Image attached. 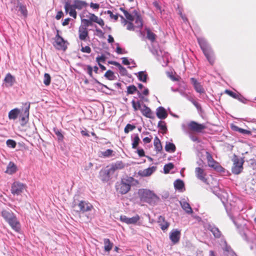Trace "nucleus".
Returning <instances> with one entry per match:
<instances>
[{
	"label": "nucleus",
	"mask_w": 256,
	"mask_h": 256,
	"mask_svg": "<svg viewBox=\"0 0 256 256\" xmlns=\"http://www.w3.org/2000/svg\"><path fill=\"white\" fill-rule=\"evenodd\" d=\"M155 170L156 168L154 166H152L143 170H140L138 172V176L142 177L148 176H150Z\"/></svg>",
	"instance_id": "aec40b11"
},
{
	"label": "nucleus",
	"mask_w": 256,
	"mask_h": 256,
	"mask_svg": "<svg viewBox=\"0 0 256 256\" xmlns=\"http://www.w3.org/2000/svg\"><path fill=\"white\" fill-rule=\"evenodd\" d=\"M96 35L99 37H102L104 35V32L100 28H96Z\"/></svg>",
	"instance_id": "69168bd1"
},
{
	"label": "nucleus",
	"mask_w": 256,
	"mask_h": 256,
	"mask_svg": "<svg viewBox=\"0 0 256 256\" xmlns=\"http://www.w3.org/2000/svg\"><path fill=\"white\" fill-rule=\"evenodd\" d=\"M108 63L117 66L122 76H126L128 74V71L126 68L122 66L120 63L116 61H109Z\"/></svg>",
	"instance_id": "b1692460"
},
{
	"label": "nucleus",
	"mask_w": 256,
	"mask_h": 256,
	"mask_svg": "<svg viewBox=\"0 0 256 256\" xmlns=\"http://www.w3.org/2000/svg\"><path fill=\"white\" fill-rule=\"evenodd\" d=\"M140 220V216L138 214H136L132 218H129L128 224H136Z\"/></svg>",
	"instance_id": "8fccbe9b"
},
{
	"label": "nucleus",
	"mask_w": 256,
	"mask_h": 256,
	"mask_svg": "<svg viewBox=\"0 0 256 256\" xmlns=\"http://www.w3.org/2000/svg\"><path fill=\"white\" fill-rule=\"evenodd\" d=\"M125 166V164L122 161H118L115 164H112L110 168L112 172H114L116 170L123 169Z\"/></svg>",
	"instance_id": "cd10ccee"
},
{
	"label": "nucleus",
	"mask_w": 256,
	"mask_h": 256,
	"mask_svg": "<svg viewBox=\"0 0 256 256\" xmlns=\"http://www.w3.org/2000/svg\"><path fill=\"white\" fill-rule=\"evenodd\" d=\"M104 251L108 252H109L112 250L114 246L113 243L108 238L104 239Z\"/></svg>",
	"instance_id": "c85d7f7f"
},
{
	"label": "nucleus",
	"mask_w": 256,
	"mask_h": 256,
	"mask_svg": "<svg viewBox=\"0 0 256 256\" xmlns=\"http://www.w3.org/2000/svg\"><path fill=\"white\" fill-rule=\"evenodd\" d=\"M174 186L176 189L181 190L184 188V184L182 180L178 179L174 182Z\"/></svg>",
	"instance_id": "e433bc0d"
},
{
	"label": "nucleus",
	"mask_w": 256,
	"mask_h": 256,
	"mask_svg": "<svg viewBox=\"0 0 256 256\" xmlns=\"http://www.w3.org/2000/svg\"><path fill=\"white\" fill-rule=\"evenodd\" d=\"M96 60L98 64H100V62H104L106 60V56L104 55H102L100 56L97 57Z\"/></svg>",
	"instance_id": "680f3d73"
},
{
	"label": "nucleus",
	"mask_w": 256,
	"mask_h": 256,
	"mask_svg": "<svg viewBox=\"0 0 256 256\" xmlns=\"http://www.w3.org/2000/svg\"><path fill=\"white\" fill-rule=\"evenodd\" d=\"M234 164L232 167V172L235 174H240L243 170L244 161L242 159L234 156L233 159Z\"/></svg>",
	"instance_id": "0eeeda50"
},
{
	"label": "nucleus",
	"mask_w": 256,
	"mask_h": 256,
	"mask_svg": "<svg viewBox=\"0 0 256 256\" xmlns=\"http://www.w3.org/2000/svg\"><path fill=\"white\" fill-rule=\"evenodd\" d=\"M90 7L93 9L98 10L100 8V4L96 3L90 2Z\"/></svg>",
	"instance_id": "338daca9"
},
{
	"label": "nucleus",
	"mask_w": 256,
	"mask_h": 256,
	"mask_svg": "<svg viewBox=\"0 0 256 256\" xmlns=\"http://www.w3.org/2000/svg\"><path fill=\"white\" fill-rule=\"evenodd\" d=\"M180 231L178 230H172L170 234V238L173 244L178 243L180 240Z\"/></svg>",
	"instance_id": "4468645a"
},
{
	"label": "nucleus",
	"mask_w": 256,
	"mask_h": 256,
	"mask_svg": "<svg viewBox=\"0 0 256 256\" xmlns=\"http://www.w3.org/2000/svg\"><path fill=\"white\" fill-rule=\"evenodd\" d=\"M140 142V139L138 134H137L134 136V138L133 139V142L132 143V148L134 149H136L138 148Z\"/></svg>",
	"instance_id": "37998d69"
},
{
	"label": "nucleus",
	"mask_w": 256,
	"mask_h": 256,
	"mask_svg": "<svg viewBox=\"0 0 256 256\" xmlns=\"http://www.w3.org/2000/svg\"><path fill=\"white\" fill-rule=\"evenodd\" d=\"M158 127L162 130V134H166L168 130L166 124L164 121H160L158 124Z\"/></svg>",
	"instance_id": "58836bf2"
},
{
	"label": "nucleus",
	"mask_w": 256,
	"mask_h": 256,
	"mask_svg": "<svg viewBox=\"0 0 256 256\" xmlns=\"http://www.w3.org/2000/svg\"><path fill=\"white\" fill-rule=\"evenodd\" d=\"M146 32L147 38L152 42H154L156 40V34L152 32L149 28H146Z\"/></svg>",
	"instance_id": "7c9ffc66"
},
{
	"label": "nucleus",
	"mask_w": 256,
	"mask_h": 256,
	"mask_svg": "<svg viewBox=\"0 0 256 256\" xmlns=\"http://www.w3.org/2000/svg\"><path fill=\"white\" fill-rule=\"evenodd\" d=\"M169 77L172 81H179L180 79L179 76H175L172 74H170Z\"/></svg>",
	"instance_id": "774afa93"
},
{
	"label": "nucleus",
	"mask_w": 256,
	"mask_h": 256,
	"mask_svg": "<svg viewBox=\"0 0 256 256\" xmlns=\"http://www.w3.org/2000/svg\"><path fill=\"white\" fill-rule=\"evenodd\" d=\"M120 220L122 222H124V223L128 224L129 218H128L126 216H121L120 217Z\"/></svg>",
	"instance_id": "e2e57ef3"
},
{
	"label": "nucleus",
	"mask_w": 256,
	"mask_h": 256,
	"mask_svg": "<svg viewBox=\"0 0 256 256\" xmlns=\"http://www.w3.org/2000/svg\"><path fill=\"white\" fill-rule=\"evenodd\" d=\"M154 144L156 151L160 152L162 150V146L160 140L158 136L154 138Z\"/></svg>",
	"instance_id": "2f4dec72"
},
{
	"label": "nucleus",
	"mask_w": 256,
	"mask_h": 256,
	"mask_svg": "<svg viewBox=\"0 0 256 256\" xmlns=\"http://www.w3.org/2000/svg\"><path fill=\"white\" fill-rule=\"evenodd\" d=\"M135 128H136V126H135L132 125L130 124H126V126L124 128V132L125 133L128 134L130 131L133 130Z\"/></svg>",
	"instance_id": "3c124183"
},
{
	"label": "nucleus",
	"mask_w": 256,
	"mask_h": 256,
	"mask_svg": "<svg viewBox=\"0 0 256 256\" xmlns=\"http://www.w3.org/2000/svg\"><path fill=\"white\" fill-rule=\"evenodd\" d=\"M133 21H129L126 25V29L130 31H134L135 26L132 23Z\"/></svg>",
	"instance_id": "13d9d810"
},
{
	"label": "nucleus",
	"mask_w": 256,
	"mask_h": 256,
	"mask_svg": "<svg viewBox=\"0 0 256 256\" xmlns=\"http://www.w3.org/2000/svg\"><path fill=\"white\" fill-rule=\"evenodd\" d=\"M82 22L84 24V25L82 26L86 28L88 26L92 25V22L90 18H89V20L85 19V18L82 19Z\"/></svg>",
	"instance_id": "603ef678"
},
{
	"label": "nucleus",
	"mask_w": 256,
	"mask_h": 256,
	"mask_svg": "<svg viewBox=\"0 0 256 256\" xmlns=\"http://www.w3.org/2000/svg\"><path fill=\"white\" fill-rule=\"evenodd\" d=\"M51 81V77L50 75L46 73L44 74V83L46 86H49L50 84Z\"/></svg>",
	"instance_id": "09e8293b"
},
{
	"label": "nucleus",
	"mask_w": 256,
	"mask_h": 256,
	"mask_svg": "<svg viewBox=\"0 0 256 256\" xmlns=\"http://www.w3.org/2000/svg\"><path fill=\"white\" fill-rule=\"evenodd\" d=\"M105 13H106L108 14H109L110 18L112 19H114V20L116 21L118 20V14H112V12L111 10H107L106 12H105Z\"/></svg>",
	"instance_id": "4d7b16f0"
},
{
	"label": "nucleus",
	"mask_w": 256,
	"mask_h": 256,
	"mask_svg": "<svg viewBox=\"0 0 256 256\" xmlns=\"http://www.w3.org/2000/svg\"><path fill=\"white\" fill-rule=\"evenodd\" d=\"M206 156L208 161V164L209 167H210L218 171H222L223 168L218 162L214 160L212 154L210 152H206Z\"/></svg>",
	"instance_id": "9d476101"
},
{
	"label": "nucleus",
	"mask_w": 256,
	"mask_h": 256,
	"mask_svg": "<svg viewBox=\"0 0 256 256\" xmlns=\"http://www.w3.org/2000/svg\"><path fill=\"white\" fill-rule=\"evenodd\" d=\"M152 138V136L151 135H150L149 137L144 138L142 140V141L146 144H149L151 142Z\"/></svg>",
	"instance_id": "0e129e2a"
},
{
	"label": "nucleus",
	"mask_w": 256,
	"mask_h": 256,
	"mask_svg": "<svg viewBox=\"0 0 256 256\" xmlns=\"http://www.w3.org/2000/svg\"><path fill=\"white\" fill-rule=\"evenodd\" d=\"M89 18H90L92 23L93 22H96L102 28L104 26V22L101 18H98L96 15L94 14L89 13Z\"/></svg>",
	"instance_id": "4be33fe9"
},
{
	"label": "nucleus",
	"mask_w": 256,
	"mask_h": 256,
	"mask_svg": "<svg viewBox=\"0 0 256 256\" xmlns=\"http://www.w3.org/2000/svg\"><path fill=\"white\" fill-rule=\"evenodd\" d=\"M140 111L142 115L146 118L152 119L154 118V116L153 112L150 110V108L147 106L146 104H144L142 106V109H140Z\"/></svg>",
	"instance_id": "f3484780"
},
{
	"label": "nucleus",
	"mask_w": 256,
	"mask_h": 256,
	"mask_svg": "<svg viewBox=\"0 0 256 256\" xmlns=\"http://www.w3.org/2000/svg\"><path fill=\"white\" fill-rule=\"evenodd\" d=\"M78 37L82 40L85 41L86 40V38H88V32L86 28L84 26L79 28Z\"/></svg>",
	"instance_id": "6ab92c4d"
},
{
	"label": "nucleus",
	"mask_w": 256,
	"mask_h": 256,
	"mask_svg": "<svg viewBox=\"0 0 256 256\" xmlns=\"http://www.w3.org/2000/svg\"><path fill=\"white\" fill-rule=\"evenodd\" d=\"M195 172L196 177L203 182H206L207 181V179L206 178V174L204 172V170L198 167L195 169Z\"/></svg>",
	"instance_id": "a211bd4d"
},
{
	"label": "nucleus",
	"mask_w": 256,
	"mask_h": 256,
	"mask_svg": "<svg viewBox=\"0 0 256 256\" xmlns=\"http://www.w3.org/2000/svg\"><path fill=\"white\" fill-rule=\"evenodd\" d=\"M6 144L8 146L12 148H15L16 145V142L12 140H6Z\"/></svg>",
	"instance_id": "5fc2aeb1"
},
{
	"label": "nucleus",
	"mask_w": 256,
	"mask_h": 256,
	"mask_svg": "<svg viewBox=\"0 0 256 256\" xmlns=\"http://www.w3.org/2000/svg\"><path fill=\"white\" fill-rule=\"evenodd\" d=\"M126 93L128 94H132L135 92H137L139 97L142 98V94L138 90L136 87L134 85H130L127 86Z\"/></svg>",
	"instance_id": "a878e982"
},
{
	"label": "nucleus",
	"mask_w": 256,
	"mask_h": 256,
	"mask_svg": "<svg viewBox=\"0 0 256 256\" xmlns=\"http://www.w3.org/2000/svg\"><path fill=\"white\" fill-rule=\"evenodd\" d=\"M136 18H134L135 24L134 26L136 28L141 29L143 26V21L140 14L138 12L134 10L133 12Z\"/></svg>",
	"instance_id": "412c9836"
},
{
	"label": "nucleus",
	"mask_w": 256,
	"mask_h": 256,
	"mask_svg": "<svg viewBox=\"0 0 256 256\" xmlns=\"http://www.w3.org/2000/svg\"><path fill=\"white\" fill-rule=\"evenodd\" d=\"M174 164L171 162H170L168 164H165L164 166V172L165 174L169 173L170 171L171 170H172L174 168Z\"/></svg>",
	"instance_id": "de8ad7c7"
},
{
	"label": "nucleus",
	"mask_w": 256,
	"mask_h": 256,
	"mask_svg": "<svg viewBox=\"0 0 256 256\" xmlns=\"http://www.w3.org/2000/svg\"><path fill=\"white\" fill-rule=\"evenodd\" d=\"M165 150L168 152H174L176 150V147L173 143L166 142L165 146Z\"/></svg>",
	"instance_id": "72a5a7b5"
},
{
	"label": "nucleus",
	"mask_w": 256,
	"mask_h": 256,
	"mask_svg": "<svg viewBox=\"0 0 256 256\" xmlns=\"http://www.w3.org/2000/svg\"><path fill=\"white\" fill-rule=\"evenodd\" d=\"M156 114L160 119H165L167 118L168 114L165 108L162 106H160L156 109Z\"/></svg>",
	"instance_id": "5701e85b"
},
{
	"label": "nucleus",
	"mask_w": 256,
	"mask_h": 256,
	"mask_svg": "<svg viewBox=\"0 0 256 256\" xmlns=\"http://www.w3.org/2000/svg\"><path fill=\"white\" fill-rule=\"evenodd\" d=\"M133 182L138 184V182L135 180L132 177L122 178L120 182H117L115 185L116 192L121 194H127L130 190L131 184Z\"/></svg>",
	"instance_id": "f03ea898"
},
{
	"label": "nucleus",
	"mask_w": 256,
	"mask_h": 256,
	"mask_svg": "<svg viewBox=\"0 0 256 256\" xmlns=\"http://www.w3.org/2000/svg\"><path fill=\"white\" fill-rule=\"evenodd\" d=\"M2 216L14 230L17 232L20 231V223L12 211L4 210L2 212Z\"/></svg>",
	"instance_id": "7ed1b4c3"
},
{
	"label": "nucleus",
	"mask_w": 256,
	"mask_h": 256,
	"mask_svg": "<svg viewBox=\"0 0 256 256\" xmlns=\"http://www.w3.org/2000/svg\"><path fill=\"white\" fill-rule=\"evenodd\" d=\"M20 114V110L18 108H16L11 110L8 112V116L9 119L10 120H16L18 118Z\"/></svg>",
	"instance_id": "c756f323"
},
{
	"label": "nucleus",
	"mask_w": 256,
	"mask_h": 256,
	"mask_svg": "<svg viewBox=\"0 0 256 256\" xmlns=\"http://www.w3.org/2000/svg\"><path fill=\"white\" fill-rule=\"evenodd\" d=\"M120 10L123 12L126 18L128 21H134V16L131 14L129 13L127 10H125L123 8H120Z\"/></svg>",
	"instance_id": "f704fd0d"
},
{
	"label": "nucleus",
	"mask_w": 256,
	"mask_h": 256,
	"mask_svg": "<svg viewBox=\"0 0 256 256\" xmlns=\"http://www.w3.org/2000/svg\"><path fill=\"white\" fill-rule=\"evenodd\" d=\"M198 41L208 60L211 65H213L215 61V56L213 50L209 46L206 40L198 38Z\"/></svg>",
	"instance_id": "20e7f679"
},
{
	"label": "nucleus",
	"mask_w": 256,
	"mask_h": 256,
	"mask_svg": "<svg viewBox=\"0 0 256 256\" xmlns=\"http://www.w3.org/2000/svg\"><path fill=\"white\" fill-rule=\"evenodd\" d=\"M132 104L134 111H137L138 110H140V109L142 108L141 106L140 102V100L136 102L134 100H132Z\"/></svg>",
	"instance_id": "ea45409f"
},
{
	"label": "nucleus",
	"mask_w": 256,
	"mask_h": 256,
	"mask_svg": "<svg viewBox=\"0 0 256 256\" xmlns=\"http://www.w3.org/2000/svg\"><path fill=\"white\" fill-rule=\"evenodd\" d=\"M17 171V167L13 162H10L7 166L6 172L10 174H12Z\"/></svg>",
	"instance_id": "bb28decb"
},
{
	"label": "nucleus",
	"mask_w": 256,
	"mask_h": 256,
	"mask_svg": "<svg viewBox=\"0 0 256 256\" xmlns=\"http://www.w3.org/2000/svg\"><path fill=\"white\" fill-rule=\"evenodd\" d=\"M234 130L236 132H239L244 134H246V135H250L252 134V132L250 130L243 129L242 128H240L238 126H235L234 127Z\"/></svg>",
	"instance_id": "79ce46f5"
},
{
	"label": "nucleus",
	"mask_w": 256,
	"mask_h": 256,
	"mask_svg": "<svg viewBox=\"0 0 256 256\" xmlns=\"http://www.w3.org/2000/svg\"><path fill=\"white\" fill-rule=\"evenodd\" d=\"M181 206L182 208V209L187 213L188 214H192L193 212V210L190 207V204L186 202H181Z\"/></svg>",
	"instance_id": "473e14b6"
},
{
	"label": "nucleus",
	"mask_w": 256,
	"mask_h": 256,
	"mask_svg": "<svg viewBox=\"0 0 256 256\" xmlns=\"http://www.w3.org/2000/svg\"><path fill=\"white\" fill-rule=\"evenodd\" d=\"M78 206L79 208V210H77V212L82 213L91 211L93 208L92 205L89 202L85 200L80 201L78 204Z\"/></svg>",
	"instance_id": "9b49d317"
},
{
	"label": "nucleus",
	"mask_w": 256,
	"mask_h": 256,
	"mask_svg": "<svg viewBox=\"0 0 256 256\" xmlns=\"http://www.w3.org/2000/svg\"><path fill=\"white\" fill-rule=\"evenodd\" d=\"M104 76L108 80H114V73L110 70H108L104 74Z\"/></svg>",
	"instance_id": "49530a36"
},
{
	"label": "nucleus",
	"mask_w": 256,
	"mask_h": 256,
	"mask_svg": "<svg viewBox=\"0 0 256 256\" xmlns=\"http://www.w3.org/2000/svg\"><path fill=\"white\" fill-rule=\"evenodd\" d=\"M114 151L112 150L108 149L106 151L102 152V156L104 158L110 157L113 153Z\"/></svg>",
	"instance_id": "864d4df0"
},
{
	"label": "nucleus",
	"mask_w": 256,
	"mask_h": 256,
	"mask_svg": "<svg viewBox=\"0 0 256 256\" xmlns=\"http://www.w3.org/2000/svg\"><path fill=\"white\" fill-rule=\"evenodd\" d=\"M26 188V184L20 182L16 181L14 182L11 186L10 191L14 195H20Z\"/></svg>",
	"instance_id": "423d86ee"
},
{
	"label": "nucleus",
	"mask_w": 256,
	"mask_h": 256,
	"mask_svg": "<svg viewBox=\"0 0 256 256\" xmlns=\"http://www.w3.org/2000/svg\"><path fill=\"white\" fill-rule=\"evenodd\" d=\"M224 254L228 256L229 255L232 256L234 254V251L230 246H226L224 248Z\"/></svg>",
	"instance_id": "a18cd8bd"
},
{
	"label": "nucleus",
	"mask_w": 256,
	"mask_h": 256,
	"mask_svg": "<svg viewBox=\"0 0 256 256\" xmlns=\"http://www.w3.org/2000/svg\"><path fill=\"white\" fill-rule=\"evenodd\" d=\"M26 108L25 110H24V114L20 116V124L22 126H24L26 124L28 120V116H29V110L30 108V104H26Z\"/></svg>",
	"instance_id": "f8f14e48"
},
{
	"label": "nucleus",
	"mask_w": 256,
	"mask_h": 256,
	"mask_svg": "<svg viewBox=\"0 0 256 256\" xmlns=\"http://www.w3.org/2000/svg\"><path fill=\"white\" fill-rule=\"evenodd\" d=\"M158 222L160 224L161 229L163 230H167L170 226L169 223L165 220L164 218L161 216L158 218Z\"/></svg>",
	"instance_id": "393cba45"
},
{
	"label": "nucleus",
	"mask_w": 256,
	"mask_h": 256,
	"mask_svg": "<svg viewBox=\"0 0 256 256\" xmlns=\"http://www.w3.org/2000/svg\"><path fill=\"white\" fill-rule=\"evenodd\" d=\"M138 195L141 202L150 204H154L158 200V196L152 191L148 189H140Z\"/></svg>",
	"instance_id": "39448f33"
},
{
	"label": "nucleus",
	"mask_w": 256,
	"mask_h": 256,
	"mask_svg": "<svg viewBox=\"0 0 256 256\" xmlns=\"http://www.w3.org/2000/svg\"><path fill=\"white\" fill-rule=\"evenodd\" d=\"M54 132L58 136V138L59 140L62 141L64 139V136L61 133L60 131L58 129H54Z\"/></svg>",
	"instance_id": "6e6d98bb"
},
{
	"label": "nucleus",
	"mask_w": 256,
	"mask_h": 256,
	"mask_svg": "<svg viewBox=\"0 0 256 256\" xmlns=\"http://www.w3.org/2000/svg\"><path fill=\"white\" fill-rule=\"evenodd\" d=\"M110 169H103L100 172V178L104 182H106L110 179Z\"/></svg>",
	"instance_id": "2eb2a0df"
},
{
	"label": "nucleus",
	"mask_w": 256,
	"mask_h": 256,
	"mask_svg": "<svg viewBox=\"0 0 256 256\" xmlns=\"http://www.w3.org/2000/svg\"><path fill=\"white\" fill-rule=\"evenodd\" d=\"M18 1V6L19 7V10L21 12V14L26 16L28 14V11L26 6H24L20 2V0H17Z\"/></svg>",
	"instance_id": "c9c22d12"
},
{
	"label": "nucleus",
	"mask_w": 256,
	"mask_h": 256,
	"mask_svg": "<svg viewBox=\"0 0 256 256\" xmlns=\"http://www.w3.org/2000/svg\"><path fill=\"white\" fill-rule=\"evenodd\" d=\"M210 230L216 238H220L222 233L218 228L212 227L211 228Z\"/></svg>",
	"instance_id": "4c0bfd02"
},
{
	"label": "nucleus",
	"mask_w": 256,
	"mask_h": 256,
	"mask_svg": "<svg viewBox=\"0 0 256 256\" xmlns=\"http://www.w3.org/2000/svg\"><path fill=\"white\" fill-rule=\"evenodd\" d=\"M148 76L144 72H138V80L142 82H146Z\"/></svg>",
	"instance_id": "c03bdc74"
},
{
	"label": "nucleus",
	"mask_w": 256,
	"mask_h": 256,
	"mask_svg": "<svg viewBox=\"0 0 256 256\" xmlns=\"http://www.w3.org/2000/svg\"><path fill=\"white\" fill-rule=\"evenodd\" d=\"M224 92L234 98L240 100L241 96L239 94L235 93L228 90H226Z\"/></svg>",
	"instance_id": "a19ab883"
},
{
	"label": "nucleus",
	"mask_w": 256,
	"mask_h": 256,
	"mask_svg": "<svg viewBox=\"0 0 256 256\" xmlns=\"http://www.w3.org/2000/svg\"><path fill=\"white\" fill-rule=\"evenodd\" d=\"M188 128L192 132L198 133H202L204 129L206 128V126L204 124H199L195 121H191L188 124Z\"/></svg>",
	"instance_id": "1a4fd4ad"
},
{
	"label": "nucleus",
	"mask_w": 256,
	"mask_h": 256,
	"mask_svg": "<svg viewBox=\"0 0 256 256\" xmlns=\"http://www.w3.org/2000/svg\"><path fill=\"white\" fill-rule=\"evenodd\" d=\"M4 82L6 87H11L16 82V78L11 74L8 73L4 78Z\"/></svg>",
	"instance_id": "dca6fc26"
},
{
	"label": "nucleus",
	"mask_w": 256,
	"mask_h": 256,
	"mask_svg": "<svg viewBox=\"0 0 256 256\" xmlns=\"http://www.w3.org/2000/svg\"><path fill=\"white\" fill-rule=\"evenodd\" d=\"M190 82L192 84L195 90L200 94H205V90L200 82L194 78H190Z\"/></svg>",
	"instance_id": "ddd939ff"
},
{
	"label": "nucleus",
	"mask_w": 256,
	"mask_h": 256,
	"mask_svg": "<svg viewBox=\"0 0 256 256\" xmlns=\"http://www.w3.org/2000/svg\"><path fill=\"white\" fill-rule=\"evenodd\" d=\"M72 4L69 2H66L64 4V9L66 12L69 15L76 19L77 17V12L76 10H80L83 8H86L88 6V4L84 0H73Z\"/></svg>",
	"instance_id": "f257e3e1"
},
{
	"label": "nucleus",
	"mask_w": 256,
	"mask_h": 256,
	"mask_svg": "<svg viewBox=\"0 0 256 256\" xmlns=\"http://www.w3.org/2000/svg\"><path fill=\"white\" fill-rule=\"evenodd\" d=\"M118 45V46L116 48V52L118 54H126L127 53V52L124 50H122L120 47L118 46V44H116Z\"/></svg>",
	"instance_id": "bf43d9fd"
},
{
	"label": "nucleus",
	"mask_w": 256,
	"mask_h": 256,
	"mask_svg": "<svg viewBox=\"0 0 256 256\" xmlns=\"http://www.w3.org/2000/svg\"><path fill=\"white\" fill-rule=\"evenodd\" d=\"M58 32V30H57V34L54 38V42L53 45L56 49L65 51L67 48L66 41L60 36Z\"/></svg>",
	"instance_id": "6e6552de"
},
{
	"label": "nucleus",
	"mask_w": 256,
	"mask_h": 256,
	"mask_svg": "<svg viewBox=\"0 0 256 256\" xmlns=\"http://www.w3.org/2000/svg\"><path fill=\"white\" fill-rule=\"evenodd\" d=\"M80 50L82 52H86L88 54L90 53L92 51L91 48L89 46H85L84 47L82 46Z\"/></svg>",
	"instance_id": "052dcab7"
}]
</instances>
